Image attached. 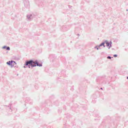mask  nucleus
Wrapping results in <instances>:
<instances>
[{
    "label": "nucleus",
    "mask_w": 128,
    "mask_h": 128,
    "mask_svg": "<svg viewBox=\"0 0 128 128\" xmlns=\"http://www.w3.org/2000/svg\"><path fill=\"white\" fill-rule=\"evenodd\" d=\"M127 78L128 79V77H127Z\"/></svg>",
    "instance_id": "obj_9"
},
{
    "label": "nucleus",
    "mask_w": 128,
    "mask_h": 128,
    "mask_svg": "<svg viewBox=\"0 0 128 128\" xmlns=\"http://www.w3.org/2000/svg\"><path fill=\"white\" fill-rule=\"evenodd\" d=\"M6 48V47L5 46H4L3 47V48L4 49V48Z\"/></svg>",
    "instance_id": "obj_7"
},
{
    "label": "nucleus",
    "mask_w": 128,
    "mask_h": 128,
    "mask_svg": "<svg viewBox=\"0 0 128 128\" xmlns=\"http://www.w3.org/2000/svg\"><path fill=\"white\" fill-rule=\"evenodd\" d=\"M105 43L106 44V46H107L109 49L111 45L107 41H106L104 43H102L100 44L99 46H103L104 47L105 46L104 45V44Z\"/></svg>",
    "instance_id": "obj_3"
},
{
    "label": "nucleus",
    "mask_w": 128,
    "mask_h": 128,
    "mask_svg": "<svg viewBox=\"0 0 128 128\" xmlns=\"http://www.w3.org/2000/svg\"><path fill=\"white\" fill-rule=\"evenodd\" d=\"M97 50H98V48H97Z\"/></svg>",
    "instance_id": "obj_8"
},
{
    "label": "nucleus",
    "mask_w": 128,
    "mask_h": 128,
    "mask_svg": "<svg viewBox=\"0 0 128 128\" xmlns=\"http://www.w3.org/2000/svg\"><path fill=\"white\" fill-rule=\"evenodd\" d=\"M114 56L115 57H116L117 56V55H116V54H115L114 55Z\"/></svg>",
    "instance_id": "obj_6"
},
{
    "label": "nucleus",
    "mask_w": 128,
    "mask_h": 128,
    "mask_svg": "<svg viewBox=\"0 0 128 128\" xmlns=\"http://www.w3.org/2000/svg\"><path fill=\"white\" fill-rule=\"evenodd\" d=\"M101 88L102 89V88Z\"/></svg>",
    "instance_id": "obj_10"
},
{
    "label": "nucleus",
    "mask_w": 128,
    "mask_h": 128,
    "mask_svg": "<svg viewBox=\"0 0 128 128\" xmlns=\"http://www.w3.org/2000/svg\"><path fill=\"white\" fill-rule=\"evenodd\" d=\"M6 49L8 50H10V48L9 47H6Z\"/></svg>",
    "instance_id": "obj_4"
},
{
    "label": "nucleus",
    "mask_w": 128,
    "mask_h": 128,
    "mask_svg": "<svg viewBox=\"0 0 128 128\" xmlns=\"http://www.w3.org/2000/svg\"><path fill=\"white\" fill-rule=\"evenodd\" d=\"M26 65L29 68H30V66H31V67H32L36 66H42V64H38V63L36 61L34 62L32 60H30L27 62L26 63Z\"/></svg>",
    "instance_id": "obj_1"
},
{
    "label": "nucleus",
    "mask_w": 128,
    "mask_h": 128,
    "mask_svg": "<svg viewBox=\"0 0 128 128\" xmlns=\"http://www.w3.org/2000/svg\"><path fill=\"white\" fill-rule=\"evenodd\" d=\"M6 63L9 65H10L12 67L15 66L16 64V63L15 62L12 60L7 62Z\"/></svg>",
    "instance_id": "obj_2"
},
{
    "label": "nucleus",
    "mask_w": 128,
    "mask_h": 128,
    "mask_svg": "<svg viewBox=\"0 0 128 128\" xmlns=\"http://www.w3.org/2000/svg\"><path fill=\"white\" fill-rule=\"evenodd\" d=\"M107 58L109 59H110L111 58L110 56H108L107 57Z\"/></svg>",
    "instance_id": "obj_5"
}]
</instances>
